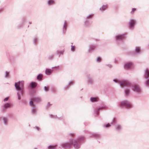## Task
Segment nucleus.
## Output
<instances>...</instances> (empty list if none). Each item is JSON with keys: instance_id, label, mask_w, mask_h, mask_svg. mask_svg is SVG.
Instances as JSON below:
<instances>
[{"instance_id": "nucleus-48", "label": "nucleus", "mask_w": 149, "mask_h": 149, "mask_svg": "<svg viewBox=\"0 0 149 149\" xmlns=\"http://www.w3.org/2000/svg\"><path fill=\"white\" fill-rule=\"evenodd\" d=\"M110 126V125L109 123H108L107 124L105 125V127H109Z\"/></svg>"}, {"instance_id": "nucleus-18", "label": "nucleus", "mask_w": 149, "mask_h": 149, "mask_svg": "<svg viewBox=\"0 0 149 149\" xmlns=\"http://www.w3.org/2000/svg\"><path fill=\"white\" fill-rule=\"evenodd\" d=\"M122 126L120 125H117L116 126L115 128L116 131H119L121 130Z\"/></svg>"}, {"instance_id": "nucleus-55", "label": "nucleus", "mask_w": 149, "mask_h": 149, "mask_svg": "<svg viewBox=\"0 0 149 149\" xmlns=\"http://www.w3.org/2000/svg\"><path fill=\"white\" fill-rule=\"evenodd\" d=\"M86 22H85V24H86Z\"/></svg>"}, {"instance_id": "nucleus-12", "label": "nucleus", "mask_w": 149, "mask_h": 149, "mask_svg": "<svg viewBox=\"0 0 149 149\" xmlns=\"http://www.w3.org/2000/svg\"><path fill=\"white\" fill-rule=\"evenodd\" d=\"M120 86L121 87H122L123 86H121L120 84ZM123 87H125V86H123ZM125 87H127V88H126L125 90V95H129L130 92V90L128 88L130 87L129 86H125Z\"/></svg>"}, {"instance_id": "nucleus-31", "label": "nucleus", "mask_w": 149, "mask_h": 149, "mask_svg": "<svg viewBox=\"0 0 149 149\" xmlns=\"http://www.w3.org/2000/svg\"><path fill=\"white\" fill-rule=\"evenodd\" d=\"M54 55H51L48 57V59L49 60H52L53 59L54 57Z\"/></svg>"}, {"instance_id": "nucleus-3", "label": "nucleus", "mask_w": 149, "mask_h": 149, "mask_svg": "<svg viewBox=\"0 0 149 149\" xmlns=\"http://www.w3.org/2000/svg\"><path fill=\"white\" fill-rule=\"evenodd\" d=\"M72 140H70L69 142H66L61 143L59 148L61 147L64 149L70 148L72 147Z\"/></svg>"}, {"instance_id": "nucleus-2", "label": "nucleus", "mask_w": 149, "mask_h": 149, "mask_svg": "<svg viewBox=\"0 0 149 149\" xmlns=\"http://www.w3.org/2000/svg\"><path fill=\"white\" fill-rule=\"evenodd\" d=\"M15 86L16 91H17V95L18 99L20 100L21 99V96L23 95L24 90V82L22 81H19L18 82H15Z\"/></svg>"}, {"instance_id": "nucleus-19", "label": "nucleus", "mask_w": 149, "mask_h": 149, "mask_svg": "<svg viewBox=\"0 0 149 149\" xmlns=\"http://www.w3.org/2000/svg\"><path fill=\"white\" fill-rule=\"evenodd\" d=\"M30 86L31 88H34L37 85V84L34 82H31L30 84Z\"/></svg>"}, {"instance_id": "nucleus-45", "label": "nucleus", "mask_w": 149, "mask_h": 149, "mask_svg": "<svg viewBox=\"0 0 149 149\" xmlns=\"http://www.w3.org/2000/svg\"><path fill=\"white\" fill-rule=\"evenodd\" d=\"M106 65L110 68H111L112 67V65L111 64H107Z\"/></svg>"}, {"instance_id": "nucleus-47", "label": "nucleus", "mask_w": 149, "mask_h": 149, "mask_svg": "<svg viewBox=\"0 0 149 149\" xmlns=\"http://www.w3.org/2000/svg\"><path fill=\"white\" fill-rule=\"evenodd\" d=\"M34 128H36L38 131H39L40 129V128L38 127L37 126H36Z\"/></svg>"}, {"instance_id": "nucleus-17", "label": "nucleus", "mask_w": 149, "mask_h": 149, "mask_svg": "<svg viewBox=\"0 0 149 149\" xmlns=\"http://www.w3.org/2000/svg\"><path fill=\"white\" fill-rule=\"evenodd\" d=\"M53 70L49 69H46L45 70V73L47 75L50 74L53 71Z\"/></svg>"}, {"instance_id": "nucleus-26", "label": "nucleus", "mask_w": 149, "mask_h": 149, "mask_svg": "<svg viewBox=\"0 0 149 149\" xmlns=\"http://www.w3.org/2000/svg\"><path fill=\"white\" fill-rule=\"evenodd\" d=\"M3 120L4 125H6L7 124L8 122V119L6 117H4L3 118Z\"/></svg>"}, {"instance_id": "nucleus-8", "label": "nucleus", "mask_w": 149, "mask_h": 149, "mask_svg": "<svg viewBox=\"0 0 149 149\" xmlns=\"http://www.w3.org/2000/svg\"><path fill=\"white\" fill-rule=\"evenodd\" d=\"M136 23V21L134 19H131L129 22V25L130 28L133 29L134 27L135 24Z\"/></svg>"}, {"instance_id": "nucleus-13", "label": "nucleus", "mask_w": 149, "mask_h": 149, "mask_svg": "<svg viewBox=\"0 0 149 149\" xmlns=\"http://www.w3.org/2000/svg\"><path fill=\"white\" fill-rule=\"evenodd\" d=\"M96 48V46L95 45H89V49L88 52H90L91 51H93Z\"/></svg>"}, {"instance_id": "nucleus-30", "label": "nucleus", "mask_w": 149, "mask_h": 149, "mask_svg": "<svg viewBox=\"0 0 149 149\" xmlns=\"http://www.w3.org/2000/svg\"><path fill=\"white\" fill-rule=\"evenodd\" d=\"M84 140V138L83 137L79 138L78 139V141L79 142H81Z\"/></svg>"}, {"instance_id": "nucleus-9", "label": "nucleus", "mask_w": 149, "mask_h": 149, "mask_svg": "<svg viewBox=\"0 0 149 149\" xmlns=\"http://www.w3.org/2000/svg\"><path fill=\"white\" fill-rule=\"evenodd\" d=\"M133 64L132 62H128L125 63L124 65V67L125 68L130 69L133 67Z\"/></svg>"}, {"instance_id": "nucleus-27", "label": "nucleus", "mask_w": 149, "mask_h": 149, "mask_svg": "<svg viewBox=\"0 0 149 149\" xmlns=\"http://www.w3.org/2000/svg\"><path fill=\"white\" fill-rule=\"evenodd\" d=\"M57 146V145L56 144L53 146L50 145L48 146V148L50 149H55Z\"/></svg>"}, {"instance_id": "nucleus-41", "label": "nucleus", "mask_w": 149, "mask_h": 149, "mask_svg": "<svg viewBox=\"0 0 149 149\" xmlns=\"http://www.w3.org/2000/svg\"><path fill=\"white\" fill-rule=\"evenodd\" d=\"M116 120L115 118H113L112 120V121L111 122V125H112L115 122Z\"/></svg>"}, {"instance_id": "nucleus-32", "label": "nucleus", "mask_w": 149, "mask_h": 149, "mask_svg": "<svg viewBox=\"0 0 149 149\" xmlns=\"http://www.w3.org/2000/svg\"><path fill=\"white\" fill-rule=\"evenodd\" d=\"M74 84V81H69V82L68 83V85H67V86H66L65 87H68V86L69 85H71L73 84Z\"/></svg>"}, {"instance_id": "nucleus-43", "label": "nucleus", "mask_w": 149, "mask_h": 149, "mask_svg": "<svg viewBox=\"0 0 149 149\" xmlns=\"http://www.w3.org/2000/svg\"><path fill=\"white\" fill-rule=\"evenodd\" d=\"M124 81V80H123V81ZM113 81H114V82H116V83H119V84H120V83L121 82L123 81H120V82H119H119H118V80L117 79H115L113 80Z\"/></svg>"}, {"instance_id": "nucleus-51", "label": "nucleus", "mask_w": 149, "mask_h": 149, "mask_svg": "<svg viewBox=\"0 0 149 149\" xmlns=\"http://www.w3.org/2000/svg\"><path fill=\"white\" fill-rule=\"evenodd\" d=\"M57 118L58 120H61V119H62V117H60V118Z\"/></svg>"}, {"instance_id": "nucleus-7", "label": "nucleus", "mask_w": 149, "mask_h": 149, "mask_svg": "<svg viewBox=\"0 0 149 149\" xmlns=\"http://www.w3.org/2000/svg\"><path fill=\"white\" fill-rule=\"evenodd\" d=\"M107 108V107L106 106H102L101 107H100L98 108H97L94 111V113L95 114V116H98L99 114V112L100 110H102L103 109H106Z\"/></svg>"}, {"instance_id": "nucleus-11", "label": "nucleus", "mask_w": 149, "mask_h": 149, "mask_svg": "<svg viewBox=\"0 0 149 149\" xmlns=\"http://www.w3.org/2000/svg\"><path fill=\"white\" fill-rule=\"evenodd\" d=\"M56 4V2L54 0H48L47 1V4L49 6L54 5Z\"/></svg>"}, {"instance_id": "nucleus-23", "label": "nucleus", "mask_w": 149, "mask_h": 149, "mask_svg": "<svg viewBox=\"0 0 149 149\" xmlns=\"http://www.w3.org/2000/svg\"><path fill=\"white\" fill-rule=\"evenodd\" d=\"M37 111V109H36V107L34 106L32 107L31 109V111L32 113H35Z\"/></svg>"}, {"instance_id": "nucleus-54", "label": "nucleus", "mask_w": 149, "mask_h": 149, "mask_svg": "<svg viewBox=\"0 0 149 149\" xmlns=\"http://www.w3.org/2000/svg\"><path fill=\"white\" fill-rule=\"evenodd\" d=\"M1 9H0V13H1Z\"/></svg>"}, {"instance_id": "nucleus-49", "label": "nucleus", "mask_w": 149, "mask_h": 149, "mask_svg": "<svg viewBox=\"0 0 149 149\" xmlns=\"http://www.w3.org/2000/svg\"><path fill=\"white\" fill-rule=\"evenodd\" d=\"M69 135L71 136H73L74 135V134L73 133H71L69 134Z\"/></svg>"}, {"instance_id": "nucleus-29", "label": "nucleus", "mask_w": 149, "mask_h": 149, "mask_svg": "<svg viewBox=\"0 0 149 149\" xmlns=\"http://www.w3.org/2000/svg\"><path fill=\"white\" fill-rule=\"evenodd\" d=\"M38 41V39L37 37H35L33 39V42L34 44L36 43Z\"/></svg>"}, {"instance_id": "nucleus-36", "label": "nucleus", "mask_w": 149, "mask_h": 149, "mask_svg": "<svg viewBox=\"0 0 149 149\" xmlns=\"http://www.w3.org/2000/svg\"><path fill=\"white\" fill-rule=\"evenodd\" d=\"M93 81V79L91 78H89L87 79V81L90 83H92Z\"/></svg>"}, {"instance_id": "nucleus-40", "label": "nucleus", "mask_w": 149, "mask_h": 149, "mask_svg": "<svg viewBox=\"0 0 149 149\" xmlns=\"http://www.w3.org/2000/svg\"><path fill=\"white\" fill-rule=\"evenodd\" d=\"M101 60V58L99 57H97L96 58V61L97 62H99V61H100V60Z\"/></svg>"}, {"instance_id": "nucleus-35", "label": "nucleus", "mask_w": 149, "mask_h": 149, "mask_svg": "<svg viewBox=\"0 0 149 149\" xmlns=\"http://www.w3.org/2000/svg\"><path fill=\"white\" fill-rule=\"evenodd\" d=\"M49 88L47 86H45L44 87V91L46 92H47L48 91Z\"/></svg>"}, {"instance_id": "nucleus-4", "label": "nucleus", "mask_w": 149, "mask_h": 149, "mask_svg": "<svg viewBox=\"0 0 149 149\" xmlns=\"http://www.w3.org/2000/svg\"><path fill=\"white\" fill-rule=\"evenodd\" d=\"M144 77L147 79L145 81V85L149 87V70L147 68L145 70Z\"/></svg>"}, {"instance_id": "nucleus-14", "label": "nucleus", "mask_w": 149, "mask_h": 149, "mask_svg": "<svg viewBox=\"0 0 149 149\" xmlns=\"http://www.w3.org/2000/svg\"><path fill=\"white\" fill-rule=\"evenodd\" d=\"M67 27V24L66 22L65 21L63 26V33H64L66 31Z\"/></svg>"}, {"instance_id": "nucleus-21", "label": "nucleus", "mask_w": 149, "mask_h": 149, "mask_svg": "<svg viewBox=\"0 0 149 149\" xmlns=\"http://www.w3.org/2000/svg\"><path fill=\"white\" fill-rule=\"evenodd\" d=\"M141 52V48L139 47H136L135 49V52L136 54L139 53Z\"/></svg>"}, {"instance_id": "nucleus-6", "label": "nucleus", "mask_w": 149, "mask_h": 149, "mask_svg": "<svg viewBox=\"0 0 149 149\" xmlns=\"http://www.w3.org/2000/svg\"><path fill=\"white\" fill-rule=\"evenodd\" d=\"M125 34L118 35L116 37V39L117 41L119 42L124 40L125 39Z\"/></svg>"}, {"instance_id": "nucleus-37", "label": "nucleus", "mask_w": 149, "mask_h": 149, "mask_svg": "<svg viewBox=\"0 0 149 149\" xmlns=\"http://www.w3.org/2000/svg\"><path fill=\"white\" fill-rule=\"evenodd\" d=\"M29 104L30 105L33 107H34L35 104H33V101H31L29 102Z\"/></svg>"}, {"instance_id": "nucleus-5", "label": "nucleus", "mask_w": 149, "mask_h": 149, "mask_svg": "<svg viewBox=\"0 0 149 149\" xmlns=\"http://www.w3.org/2000/svg\"><path fill=\"white\" fill-rule=\"evenodd\" d=\"M119 105L121 107H130L131 106L130 103L127 101L125 100L119 103Z\"/></svg>"}, {"instance_id": "nucleus-24", "label": "nucleus", "mask_w": 149, "mask_h": 149, "mask_svg": "<svg viewBox=\"0 0 149 149\" xmlns=\"http://www.w3.org/2000/svg\"><path fill=\"white\" fill-rule=\"evenodd\" d=\"M26 21V18L25 17H23L22 19L21 23V26L24 24Z\"/></svg>"}, {"instance_id": "nucleus-44", "label": "nucleus", "mask_w": 149, "mask_h": 149, "mask_svg": "<svg viewBox=\"0 0 149 149\" xmlns=\"http://www.w3.org/2000/svg\"><path fill=\"white\" fill-rule=\"evenodd\" d=\"M136 9L135 8H133L132 9V10L131 12V13H133L136 10Z\"/></svg>"}, {"instance_id": "nucleus-10", "label": "nucleus", "mask_w": 149, "mask_h": 149, "mask_svg": "<svg viewBox=\"0 0 149 149\" xmlns=\"http://www.w3.org/2000/svg\"><path fill=\"white\" fill-rule=\"evenodd\" d=\"M72 141V143L74 148L75 149H78L80 147V145L78 143V142L76 140H74L73 139H71Z\"/></svg>"}, {"instance_id": "nucleus-20", "label": "nucleus", "mask_w": 149, "mask_h": 149, "mask_svg": "<svg viewBox=\"0 0 149 149\" xmlns=\"http://www.w3.org/2000/svg\"><path fill=\"white\" fill-rule=\"evenodd\" d=\"M11 104L9 103H6L3 106V108L4 109H7L10 107Z\"/></svg>"}, {"instance_id": "nucleus-33", "label": "nucleus", "mask_w": 149, "mask_h": 149, "mask_svg": "<svg viewBox=\"0 0 149 149\" xmlns=\"http://www.w3.org/2000/svg\"><path fill=\"white\" fill-rule=\"evenodd\" d=\"M49 116L50 118H56L57 116L56 115H53L52 114L50 115Z\"/></svg>"}, {"instance_id": "nucleus-15", "label": "nucleus", "mask_w": 149, "mask_h": 149, "mask_svg": "<svg viewBox=\"0 0 149 149\" xmlns=\"http://www.w3.org/2000/svg\"><path fill=\"white\" fill-rule=\"evenodd\" d=\"M99 100V98L98 97H91L90 98V100L92 102H97Z\"/></svg>"}, {"instance_id": "nucleus-25", "label": "nucleus", "mask_w": 149, "mask_h": 149, "mask_svg": "<svg viewBox=\"0 0 149 149\" xmlns=\"http://www.w3.org/2000/svg\"><path fill=\"white\" fill-rule=\"evenodd\" d=\"M43 75L42 74H40L37 76V79L41 81L42 79Z\"/></svg>"}, {"instance_id": "nucleus-50", "label": "nucleus", "mask_w": 149, "mask_h": 149, "mask_svg": "<svg viewBox=\"0 0 149 149\" xmlns=\"http://www.w3.org/2000/svg\"><path fill=\"white\" fill-rule=\"evenodd\" d=\"M63 51H61L60 52V54H63Z\"/></svg>"}, {"instance_id": "nucleus-34", "label": "nucleus", "mask_w": 149, "mask_h": 149, "mask_svg": "<svg viewBox=\"0 0 149 149\" xmlns=\"http://www.w3.org/2000/svg\"><path fill=\"white\" fill-rule=\"evenodd\" d=\"M93 14H90L86 17V19H91V17H92L93 16Z\"/></svg>"}, {"instance_id": "nucleus-22", "label": "nucleus", "mask_w": 149, "mask_h": 149, "mask_svg": "<svg viewBox=\"0 0 149 149\" xmlns=\"http://www.w3.org/2000/svg\"><path fill=\"white\" fill-rule=\"evenodd\" d=\"M32 100L34 102H40L41 101V99L40 97H34L33 98Z\"/></svg>"}, {"instance_id": "nucleus-46", "label": "nucleus", "mask_w": 149, "mask_h": 149, "mask_svg": "<svg viewBox=\"0 0 149 149\" xmlns=\"http://www.w3.org/2000/svg\"><path fill=\"white\" fill-rule=\"evenodd\" d=\"M8 98H9L8 97H7L5 98L4 100V102L7 101L8 100Z\"/></svg>"}, {"instance_id": "nucleus-38", "label": "nucleus", "mask_w": 149, "mask_h": 149, "mask_svg": "<svg viewBox=\"0 0 149 149\" xmlns=\"http://www.w3.org/2000/svg\"><path fill=\"white\" fill-rule=\"evenodd\" d=\"M75 48V46H73L72 45H71V51L73 52H74Z\"/></svg>"}, {"instance_id": "nucleus-53", "label": "nucleus", "mask_w": 149, "mask_h": 149, "mask_svg": "<svg viewBox=\"0 0 149 149\" xmlns=\"http://www.w3.org/2000/svg\"><path fill=\"white\" fill-rule=\"evenodd\" d=\"M32 23H31V22H29V24H31Z\"/></svg>"}, {"instance_id": "nucleus-28", "label": "nucleus", "mask_w": 149, "mask_h": 149, "mask_svg": "<svg viewBox=\"0 0 149 149\" xmlns=\"http://www.w3.org/2000/svg\"><path fill=\"white\" fill-rule=\"evenodd\" d=\"M59 66H55L52 68V69L53 70H55L57 71L59 70Z\"/></svg>"}, {"instance_id": "nucleus-39", "label": "nucleus", "mask_w": 149, "mask_h": 149, "mask_svg": "<svg viewBox=\"0 0 149 149\" xmlns=\"http://www.w3.org/2000/svg\"><path fill=\"white\" fill-rule=\"evenodd\" d=\"M9 72H6L5 74V77L7 78L9 76Z\"/></svg>"}, {"instance_id": "nucleus-1", "label": "nucleus", "mask_w": 149, "mask_h": 149, "mask_svg": "<svg viewBox=\"0 0 149 149\" xmlns=\"http://www.w3.org/2000/svg\"><path fill=\"white\" fill-rule=\"evenodd\" d=\"M121 86L130 87L132 88V90L135 93L139 94L141 93V90L140 87L136 84H132L129 81L125 80L120 83Z\"/></svg>"}, {"instance_id": "nucleus-16", "label": "nucleus", "mask_w": 149, "mask_h": 149, "mask_svg": "<svg viewBox=\"0 0 149 149\" xmlns=\"http://www.w3.org/2000/svg\"><path fill=\"white\" fill-rule=\"evenodd\" d=\"M108 6L107 5H103L100 8V10L101 11H104L107 8Z\"/></svg>"}, {"instance_id": "nucleus-52", "label": "nucleus", "mask_w": 149, "mask_h": 149, "mask_svg": "<svg viewBox=\"0 0 149 149\" xmlns=\"http://www.w3.org/2000/svg\"><path fill=\"white\" fill-rule=\"evenodd\" d=\"M50 105V103L49 102H48L47 104V106H49Z\"/></svg>"}, {"instance_id": "nucleus-42", "label": "nucleus", "mask_w": 149, "mask_h": 149, "mask_svg": "<svg viewBox=\"0 0 149 149\" xmlns=\"http://www.w3.org/2000/svg\"><path fill=\"white\" fill-rule=\"evenodd\" d=\"M93 135L97 137H99L100 136V135L98 134H94Z\"/></svg>"}]
</instances>
